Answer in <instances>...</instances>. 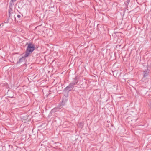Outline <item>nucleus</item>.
Segmentation results:
<instances>
[{
    "label": "nucleus",
    "instance_id": "nucleus-1",
    "mask_svg": "<svg viewBox=\"0 0 151 151\" xmlns=\"http://www.w3.org/2000/svg\"><path fill=\"white\" fill-rule=\"evenodd\" d=\"M26 45H28L25 52V56H29L35 49L34 45L31 43L28 44L27 43Z\"/></svg>",
    "mask_w": 151,
    "mask_h": 151
},
{
    "label": "nucleus",
    "instance_id": "nucleus-2",
    "mask_svg": "<svg viewBox=\"0 0 151 151\" xmlns=\"http://www.w3.org/2000/svg\"><path fill=\"white\" fill-rule=\"evenodd\" d=\"M62 107V105L61 104H60L57 106L52 109L50 111V113L52 114L58 111Z\"/></svg>",
    "mask_w": 151,
    "mask_h": 151
},
{
    "label": "nucleus",
    "instance_id": "nucleus-3",
    "mask_svg": "<svg viewBox=\"0 0 151 151\" xmlns=\"http://www.w3.org/2000/svg\"><path fill=\"white\" fill-rule=\"evenodd\" d=\"M74 87V86L71 83H70L68 86L64 89V91L65 92L67 91L68 92L72 90Z\"/></svg>",
    "mask_w": 151,
    "mask_h": 151
},
{
    "label": "nucleus",
    "instance_id": "nucleus-4",
    "mask_svg": "<svg viewBox=\"0 0 151 151\" xmlns=\"http://www.w3.org/2000/svg\"><path fill=\"white\" fill-rule=\"evenodd\" d=\"M25 54L24 55V56H22V58H20L19 61H18L17 63V64L19 63H20L24 61L26 59V58L28 56H25Z\"/></svg>",
    "mask_w": 151,
    "mask_h": 151
},
{
    "label": "nucleus",
    "instance_id": "nucleus-5",
    "mask_svg": "<svg viewBox=\"0 0 151 151\" xmlns=\"http://www.w3.org/2000/svg\"><path fill=\"white\" fill-rule=\"evenodd\" d=\"M78 82V81L77 80V77H76L70 83L74 86V85L77 84Z\"/></svg>",
    "mask_w": 151,
    "mask_h": 151
},
{
    "label": "nucleus",
    "instance_id": "nucleus-6",
    "mask_svg": "<svg viewBox=\"0 0 151 151\" xmlns=\"http://www.w3.org/2000/svg\"><path fill=\"white\" fill-rule=\"evenodd\" d=\"M144 73V75L143 77L144 78H145L148 74V73H149V70H148V69L145 70L143 71Z\"/></svg>",
    "mask_w": 151,
    "mask_h": 151
},
{
    "label": "nucleus",
    "instance_id": "nucleus-7",
    "mask_svg": "<svg viewBox=\"0 0 151 151\" xmlns=\"http://www.w3.org/2000/svg\"><path fill=\"white\" fill-rule=\"evenodd\" d=\"M9 12H8L9 17L11 19H12L11 17V11H12V6H11V7L10 6V4L9 5Z\"/></svg>",
    "mask_w": 151,
    "mask_h": 151
},
{
    "label": "nucleus",
    "instance_id": "nucleus-8",
    "mask_svg": "<svg viewBox=\"0 0 151 151\" xmlns=\"http://www.w3.org/2000/svg\"><path fill=\"white\" fill-rule=\"evenodd\" d=\"M16 0H11L10 2V6H12L14 5L13 2L16 1Z\"/></svg>",
    "mask_w": 151,
    "mask_h": 151
},
{
    "label": "nucleus",
    "instance_id": "nucleus-9",
    "mask_svg": "<svg viewBox=\"0 0 151 151\" xmlns=\"http://www.w3.org/2000/svg\"><path fill=\"white\" fill-rule=\"evenodd\" d=\"M149 107H150L151 109V99L149 100Z\"/></svg>",
    "mask_w": 151,
    "mask_h": 151
},
{
    "label": "nucleus",
    "instance_id": "nucleus-10",
    "mask_svg": "<svg viewBox=\"0 0 151 151\" xmlns=\"http://www.w3.org/2000/svg\"><path fill=\"white\" fill-rule=\"evenodd\" d=\"M17 17L18 18H19L20 17H21V16L20 15H17Z\"/></svg>",
    "mask_w": 151,
    "mask_h": 151
},
{
    "label": "nucleus",
    "instance_id": "nucleus-11",
    "mask_svg": "<svg viewBox=\"0 0 151 151\" xmlns=\"http://www.w3.org/2000/svg\"><path fill=\"white\" fill-rule=\"evenodd\" d=\"M130 1V0H127V1H128V2H129Z\"/></svg>",
    "mask_w": 151,
    "mask_h": 151
},
{
    "label": "nucleus",
    "instance_id": "nucleus-12",
    "mask_svg": "<svg viewBox=\"0 0 151 151\" xmlns=\"http://www.w3.org/2000/svg\"><path fill=\"white\" fill-rule=\"evenodd\" d=\"M1 24H0V27L1 26Z\"/></svg>",
    "mask_w": 151,
    "mask_h": 151
}]
</instances>
